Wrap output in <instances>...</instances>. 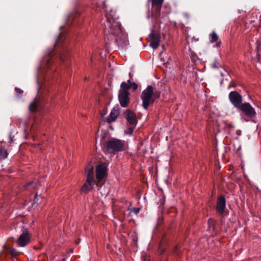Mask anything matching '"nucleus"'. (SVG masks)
<instances>
[{
  "label": "nucleus",
  "mask_w": 261,
  "mask_h": 261,
  "mask_svg": "<svg viewBox=\"0 0 261 261\" xmlns=\"http://www.w3.org/2000/svg\"><path fill=\"white\" fill-rule=\"evenodd\" d=\"M103 7L106 11V20L102 22L103 31L108 39H115L117 44L121 46H126L128 43L127 35L121 28V25L117 21L118 18L116 11L106 5L103 2Z\"/></svg>",
  "instance_id": "nucleus-1"
},
{
  "label": "nucleus",
  "mask_w": 261,
  "mask_h": 261,
  "mask_svg": "<svg viewBox=\"0 0 261 261\" xmlns=\"http://www.w3.org/2000/svg\"><path fill=\"white\" fill-rule=\"evenodd\" d=\"M160 96V92L153 91V87L149 85L143 90L141 96L142 100V106L145 109H147L149 105Z\"/></svg>",
  "instance_id": "nucleus-2"
},
{
  "label": "nucleus",
  "mask_w": 261,
  "mask_h": 261,
  "mask_svg": "<svg viewBox=\"0 0 261 261\" xmlns=\"http://www.w3.org/2000/svg\"><path fill=\"white\" fill-rule=\"evenodd\" d=\"M87 172V177L86 180L84 184L81 187V190L84 193H87L92 190L95 184V181L94 179V168L92 166H88L86 169Z\"/></svg>",
  "instance_id": "nucleus-3"
},
{
  "label": "nucleus",
  "mask_w": 261,
  "mask_h": 261,
  "mask_svg": "<svg viewBox=\"0 0 261 261\" xmlns=\"http://www.w3.org/2000/svg\"><path fill=\"white\" fill-rule=\"evenodd\" d=\"M130 89V85L125 82H122L120 85V88L119 91V100L121 107L125 108L129 102V97L128 90Z\"/></svg>",
  "instance_id": "nucleus-4"
},
{
  "label": "nucleus",
  "mask_w": 261,
  "mask_h": 261,
  "mask_svg": "<svg viewBox=\"0 0 261 261\" xmlns=\"http://www.w3.org/2000/svg\"><path fill=\"white\" fill-rule=\"evenodd\" d=\"M106 150L108 153H115L123 150L124 144L122 141L117 139H112L107 142L105 145Z\"/></svg>",
  "instance_id": "nucleus-5"
},
{
  "label": "nucleus",
  "mask_w": 261,
  "mask_h": 261,
  "mask_svg": "<svg viewBox=\"0 0 261 261\" xmlns=\"http://www.w3.org/2000/svg\"><path fill=\"white\" fill-rule=\"evenodd\" d=\"M238 109L250 118H254L256 115L255 109L248 102L243 103Z\"/></svg>",
  "instance_id": "nucleus-6"
},
{
  "label": "nucleus",
  "mask_w": 261,
  "mask_h": 261,
  "mask_svg": "<svg viewBox=\"0 0 261 261\" xmlns=\"http://www.w3.org/2000/svg\"><path fill=\"white\" fill-rule=\"evenodd\" d=\"M151 2V15L155 19L160 16V12L164 0H148Z\"/></svg>",
  "instance_id": "nucleus-7"
},
{
  "label": "nucleus",
  "mask_w": 261,
  "mask_h": 261,
  "mask_svg": "<svg viewBox=\"0 0 261 261\" xmlns=\"http://www.w3.org/2000/svg\"><path fill=\"white\" fill-rule=\"evenodd\" d=\"M229 99L234 107L237 109L243 103L242 96L236 91H231L229 93Z\"/></svg>",
  "instance_id": "nucleus-8"
},
{
  "label": "nucleus",
  "mask_w": 261,
  "mask_h": 261,
  "mask_svg": "<svg viewBox=\"0 0 261 261\" xmlns=\"http://www.w3.org/2000/svg\"><path fill=\"white\" fill-rule=\"evenodd\" d=\"M31 241V236L28 230H24L18 237L16 242L21 247H24L29 244Z\"/></svg>",
  "instance_id": "nucleus-9"
},
{
  "label": "nucleus",
  "mask_w": 261,
  "mask_h": 261,
  "mask_svg": "<svg viewBox=\"0 0 261 261\" xmlns=\"http://www.w3.org/2000/svg\"><path fill=\"white\" fill-rule=\"evenodd\" d=\"M96 177L98 182L101 181L107 174V167L103 164H100L96 167Z\"/></svg>",
  "instance_id": "nucleus-10"
},
{
  "label": "nucleus",
  "mask_w": 261,
  "mask_h": 261,
  "mask_svg": "<svg viewBox=\"0 0 261 261\" xmlns=\"http://www.w3.org/2000/svg\"><path fill=\"white\" fill-rule=\"evenodd\" d=\"M150 45L153 49L157 48L160 45V34L152 32L149 34Z\"/></svg>",
  "instance_id": "nucleus-11"
},
{
  "label": "nucleus",
  "mask_w": 261,
  "mask_h": 261,
  "mask_svg": "<svg viewBox=\"0 0 261 261\" xmlns=\"http://www.w3.org/2000/svg\"><path fill=\"white\" fill-rule=\"evenodd\" d=\"M124 117L130 124L136 125L137 121L136 115L134 112L130 110H127L124 112Z\"/></svg>",
  "instance_id": "nucleus-12"
},
{
  "label": "nucleus",
  "mask_w": 261,
  "mask_h": 261,
  "mask_svg": "<svg viewBox=\"0 0 261 261\" xmlns=\"http://www.w3.org/2000/svg\"><path fill=\"white\" fill-rule=\"evenodd\" d=\"M226 205L225 198L223 196L218 197L216 205V210L220 214L224 213Z\"/></svg>",
  "instance_id": "nucleus-13"
},
{
  "label": "nucleus",
  "mask_w": 261,
  "mask_h": 261,
  "mask_svg": "<svg viewBox=\"0 0 261 261\" xmlns=\"http://www.w3.org/2000/svg\"><path fill=\"white\" fill-rule=\"evenodd\" d=\"M260 19L258 14L253 13L250 18L248 19L247 23L252 24L253 27H256L260 25Z\"/></svg>",
  "instance_id": "nucleus-14"
},
{
  "label": "nucleus",
  "mask_w": 261,
  "mask_h": 261,
  "mask_svg": "<svg viewBox=\"0 0 261 261\" xmlns=\"http://www.w3.org/2000/svg\"><path fill=\"white\" fill-rule=\"evenodd\" d=\"M119 115V111L118 108H114L110 113V115L107 118V121L109 123L115 121Z\"/></svg>",
  "instance_id": "nucleus-15"
},
{
  "label": "nucleus",
  "mask_w": 261,
  "mask_h": 261,
  "mask_svg": "<svg viewBox=\"0 0 261 261\" xmlns=\"http://www.w3.org/2000/svg\"><path fill=\"white\" fill-rule=\"evenodd\" d=\"M8 155L7 149L4 145L0 146V160L6 159Z\"/></svg>",
  "instance_id": "nucleus-16"
},
{
  "label": "nucleus",
  "mask_w": 261,
  "mask_h": 261,
  "mask_svg": "<svg viewBox=\"0 0 261 261\" xmlns=\"http://www.w3.org/2000/svg\"><path fill=\"white\" fill-rule=\"evenodd\" d=\"M187 40L188 43H192L193 42H195L198 41V38H196L195 36L192 35V34L187 33Z\"/></svg>",
  "instance_id": "nucleus-17"
},
{
  "label": "nucleus",
  "mask_w": 261,
  "mask_h": 261,
  "mask_svg": "<svg viewBox=\"0 0 261 261\" xmlns=\"http://www.w3.org/2000/svg\"><path fill=\"white\" fill-rule=\"evenodd\" d=\"M210 36H211L210 42L211 43L216 42L218 40L219 37L215 32H213L211 34Z\"/></svg>",
  "instance_id": "nucleus-18"
},
{
  "label": "nucleus",
  "mask_w": 261,
  "mask_h": 261,
  "mask_svg": "<svg viewBox=\"0 0 261 261\" xmlns=\"http://www.w3.org/2000/svg\"><path fill=\"white\" fill-rule=\"evenodd\" d=\"M36 109V104L35 102H32L30 106V109L31 111H35Z\"/></svg>",
  "instance_id": "nucleus-19"
},
{
  "label": "nucleus",
  "mask_w": 261,
  "mask_h": 261,
  "mask_svg": "<svg viewBox=\"0 0 261 261\" xmlns=\"http://www.w3.org/2000/svg\"><path fill=\"white\" fill-rule=\"evenodd\" d=\"M140 209L139 208L135 207L130 210V212L134 213L136 215H137L140 212Z\"/></svg>",
  "instance_id": "nucleus-20"
},
{
  "label": "nucleus",
  "mask_w": 261,
  "mask_h": 261,
  "mask_svg": "<svg viewBox=\"0 0 261 261\" xmlns=\"http://www.w3.org/2000/svg\"><path fill=\"white\" fill-rule=\"evenodd\" d=\"M134 129L132 127H128L125 131V133L128 135H132Z\"/></svg>",
  "instance_id": "nucleus-21"
},
{
  "label": "nucleus",
  "mask_w": 261,
  "mask_h": 261,
  "mask_svg": "<svg viewBox=\"0 0 261 261\" xmlns=\"http://www.w3.org/2000/svg\"><path fill=\"white\" fill-rule=\"evenodd\" d=\"M15 90L17 96L20 95L21 94L23 93V91L18 88H15Z\"/></svg>",
  "instance_id": "nucleus-22"
},
{
  "label": "nucleus",
  "mask_w": 261,
  "mask_h": 261,
  "mask_svg": "<svg viewBox=\"0 0 261 261\" xmlns=\"http://www.w3.org/2000/svg\"><path fill=\"white\" fill-rule=\"evenodd\" d=\"M10 252L12 256H15L17 255V252L15 249L11 248L10 250Z\"/></svg>",
  "instance_id": "nucleus-23"
},
{
  "label": "nucleus",
  "mask_w": 261,
  "mask_h": 261,
  "mask_svg": "<svg viewBox=\"0 0 261 261\" xmlns=\"http://www.w3.org/2000/svg\"><path fill=\"white\" fill-rule=\"evenodd\" d=\"M214 222H215V221L213 219H209L208 220V225H210L211 224H212V227H213L212 228L213 229L214 228V226H213V224L214 223Z\"/></svg>",
  "instance_id": "nucleus-24"
},
{
  "label": "nucleus",
  "mask_w": 261,
  "mask_h": 261,
  "mask_svg": "<svg viewBox=\"0 0 261 261\" xmlns=\"http://www.w3.org/2000/svg\"><path fill=\"white\" fill-rule=\"evenodd\" d=\"M131 87H132L134 90H136L138 88V86L136 83H133L131 85Z\"/></svg>",
  "instance_id": "nucleus-25"
},
{
  "label": "nucleus",
  "mask_w": 261,
  "mask_h": 261,
  "mask_svg": "<svg viewBox=\"0 0 261 261\" xmlns=\"http://www.w3.org/2000/svg\"><path fill=\"white\" fill-rule=\"evenodd\" d=\"M126 84H127L128 85H130V88H131V85L133 83L131 82L130 80H129L127 81V82L126 83Z\"/></svg>",
  "instance_id": "nucleus-26"
},
{
  "label": "nucleus",
  "mask_w": 261,
  "mask_h": 261,
  "mask_svg": "<svg viewBox=\"0 0 261 261\" xmlns=\"http://www.w3.org/2000/svg\"><path fill=\"white\" fill-rule=\"evenodd\" d=\"M236 134H237L238 136H239V135H241V131L240 130H237V132H236Z\"/></svg>",
  "instance_id": "nucleus-27"
},
{
  "label": "nucleus",
  "mask_w": 261,
  "mask_h": 261,
  "mask_svg": "<svg viewBox=\"0 0 261 261\" xmlns=\"http://www.w3.org/2000/svg\"><path fill=\"white\" fill-rule=\"evenodd\" d=\"M221 42H220V41H218V42L217 43V44H216L217 46V47H220V45H221Z\"/></svg>",
  "instance_id": "nucleus-28"
},
{
  "label": "nucleus",
  "mask_w": 261,
  "mask_h": 261,
  "mask_svg": "<svg viewBox=\"0 0 261 261\" xmlns=\"http://www.w3.org/2000/svg\"><path fill=\"white\" fill-rule=\"evenodd\" d=\"M12 142H13V138H12V137L11 136H10L9 143H11Z\"/></svg>",
  "instance_id": "nucleus-29"
},
{
  "label": "nucleus",
  "mask_w": 261,
  "mask_h": 261,
  "mask_svg": "<svg viewBox=\"0 0 261 261\" xmlns=\"http://www.w3.org/2000/svg\"><path fill=\"white\" fill-rule=\"evenodd\" d=\"M32 184V183H29L27 185V186L29 187V186H31Z\"/></svg>",
  "instance_id": "nucleus-30"
},
{
  "label": "nucleus",
  "mask_w": 261,
  "mask_h": 261,
  "mask_svg": "<svg viewBox=\"0 0 261 261\" xmlns=\"http://www.w3.org/2000/svg\"><path fill=\"white\" fill-rule=\"evenodd\" d=\"M47 64H49V61L48 59H47Z\"/></svg>",
  "instance_id": "nucleus-31"
},
{
  "label": "nucleus",
  "mask_w": 261,
  "mask_h": 261,
  "mask_svg": "<svg viewBox=\"0 0 261 261\" xmlns=\"http://www.w3.org/2000/svg\"><path fill=\"white\" fill-rule=\"evenodd\" d=\"M36 197H37V194H36V195H35V199L36 198Z\"/></svg>",
  "instance_id": "nucleus-32"
}]
</instances>
